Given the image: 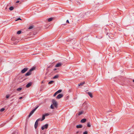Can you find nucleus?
Instances as JSON below:
<instances>
[{
  "instance_id": "obj_1",
  "label": "nucleus",
  "mask_w": 134,
  "mask_h": 134,
  "mask_svg": "<svg viewBox=\"0 0 134 134\" xmlns=\"http://www.w3.org/2000/svg\"><path fill=\"white\" fill-rule=\"evenodd\" d=\"M52 102L53 103V105L54 107L57 108L58 106V103L54 99H53L52 100Z\"/></svg>"
},
{
  "instance_id": "obj_2",
  "label": "nucleus",
  "mask_w": 134,
  "mask_h": 134,
  "mask_svg": "<svg viewBox=\"0 0 134 134\" xmlns=\"http://www.w3.org/2000/svg\"><path fill=\"white\" fill-rule=\"evenodd\" d=\"M38 107V106H37L34 109H33L30 112V114L29 115V117H30L34 113L35 111L37 109V108Z\"/></svg>"
},
{
  "instance_id": "obj_3",
  "label": "nucleus",
  "mask_w": 134,
  "mask_h": 134,
  "mask_svg": "<svg viewBox=\"0 0 134 134\" xmlns=\"http://www.w3.org/2000/svg\"><path fill=\"white\" fill-rule=\"evenodd\" d=\"M48 124H46L45 125H43L41 127V129L42 130H43L44 129H47V128L48 126Z\"/></svg>"
},
{
  "instance_id": "obj_4",
  "label": "nucleus",
  "mask_w": 134,
  "mask_h": 134,
  "mask_svg": "<svg viewBox=\"0 0 134 134\" xmlns=\"http://www.w3.org/2000/svg\"><path fill=\"white\" fill-rule=\"evenodd\" d=\"M28 69L27 68H24L23 70H22L21 71V72L22 73H24L25 72H26V71Z\"/></svg>"
},
{
  "instance_id": "obj_5",
  "label": "nucleus",
  "mask_w": 134,
  "mask_h": 134,
  "mask_svg": "<svg viewBox=\"0 0 134 134\" xmlns=\"http://www.w3.org/2000/svg\"><path fill=\"white\" fill-rule=\"evenodd\" d=\"M63 96V95L62 94H58L56 97V98L57 99H59Z\"/></svg>"
},
{
  "instance_id": "obj_6",
  "label": "nucleus",
  "mask_w": 134,
  "mask_h": 134,
  "mask_svg": "<svg viewBox=\"0 0 134 134\" xmlns=\"http://www.w3.org/2000/svg\"><path fill=\"white\" fill-rule=\"evenodd\" d=\"M62 65V64L61 63H58L55 66V67H58Z\"/></svg>"
},
{
  "instance_id": "obj_7",
  "label": "nucleus",
  "mask_w": 134,
  "mask_h": 134,
  "mask_svg": "<svg viewBox=\"0 0 134 134\" xmlns=\"http://www.w3.org/2000/svg\"><path fill=\"white\" fill-rule=\"evenodd\" d=\"M31 82H29L26 85V87L27 88H28L30 86H31L32 85Z\"/></svg>"
},
{
  "instance_id": "obj_8",
  "label": "nucleus",
  "mask_w": 134,
  "mask_h": 134,
  "mask_svg": "<svg viewBox=\"0 0 134 134\" xmlns=\"http://www.w3.org/2000/svg\"><path fill=\"white\" fill-rule=\"evenodd\" d=\"M38 122L37 121H36L35 124V128L36 129L38 125Z\"/></svg>"
},
{
  "instance_id": "obj_9",
  "label": "nucleus",
  "mask_w": 134,
  "mask_h": 134,
  "mask_svg": "<svg viewBox=\"0 0 134 134\" xmlns=\"http://www.w3.org/2000/svg\"><path fill=\"white\" fill-rule=\"evenodd\" d=\"M31 74V72H30V71L27 72L25 74V76H29Z\"/></svg>"
},
{
  "instance_id": "obj_10",
  "label": "nucleus",
  "mask_w": 134,
  "mask_h": 134,
  "mask_svg": "<svg viewBox=\"0 0 134 134\" xmlns=\"http://www.w3.org/2000/svg\"><path fill=\"white\" fill-rule=\"evenodd\" d=\"M86 121V119H82L81 120V122L82 123H84Z\"/></svg>"
},
{
  "instance_id": "obj_11",
  "label": "nucleus",
  "mask_w": 134,
  "mask_h": 134,
  "mask_svg": "<svg viewBox=\"0 0 134 134\" xmlns=\"http://www.w3.org/2000/svg\"><path fill=\"white\" fill-rule=\"evenodd\" d=\"M82 125H77L76 126V127L77 128H80L82 127Z\"/></svg>"
},
{
  "instance_id": "obj_12",
  "label": "nucleus",
  "mask_w": 134,
  "mask_h": 134,
  "mask_svg": "<svg viewBox=\"0 0 134 134\" xmlns=\"http://www.w3.org/2000/svg\"><path fill=\"white\" fill-rule=\"evenodd\" d=\"M88 94L91 98H92L93 97L92 94L91 93L88 92Z\"/></svg>"
},
{
  "instance_id": "obj_13",
  "label": "nucleus",
  "mask_w": 134,
  "mask_h": 134,
  "mask_svg": "<svg viewBox=\"0 0 134 134\" xmlns=\"http://www.w3.org/2000/svg\"><path fill=\"white\" fill-rule=\"evenodd\" d=\"M85 83V82H81L78 85L79 86H82V85L84 84Z\"/></svg>"
},
{
  "instance_id": "obj_14",
  "label": "nucleus",
  "mask_w": 134,
  "mask_h": 134,
  "mask_svg": "<svg viewBox=\"0 0 134 134\" xmlns=\"http://www.w3.org/2000/svg\"><path fill=\"white\" fill-rule=\"evenodd\" d=\"M53 19V18H49L48 19V21L49 22H50L52 21Z\"/></svg>"
},
{
  "instance_id": "obj_15",
  "label": "nucleus",
  "mask_w": 134,
  "mask_h": 134,
  "mask_svg": "<svg viewBox=\"0 0 134 134\" xmlns=\"http://www.w3.org/2000/svg\"><path fill=\"white\" fill-rule=\"evenodd\" d=\"M45 116L44 115H43L42 116V118L41 120V121H42L44 120L45 119Z\"/></svg>"
},
{
  "instance_id": "obj_16",
  "label": "nucleus",
  "mask_w": 134,
  "mask_h": 134,
  "mask_svg": "<svg viewBox=\"0 0 134 134\" xmlns=\"http://www.w3.org/2000/svg\"><path fill=\"white\" fill-rule=\"evenodd\" d=\"M54 82V81H51L48 82V84H51L53 83Z\"/></svg>"
},
{
  "instance_id": "obj_17",
  "label": "nucleus",
  "mask_w": 134,
  "mask_h": 134,
  "mask_svg": "<svg viewBox=\"0 0 134 134\" xmlns=\"http://www.w3.org/2000/svg\"><path fill=\"white\" fill-rule=\"evenodd\" d=\"M58 77V75H57L54 76L53 77V79H57Z\"/></svg>"
},
{
  "instance_id": "obj_18",
  "label": "nucleus",
  "mask_w": 134,
  "mask_h": 134,
  "mask_svg": "<svg viewBox=\"0 0 134 134\" xmlns=\"http://www.w3.org/2000/svg\"><path fill=\"white\" fill-rule=\"evenodd\" d=\"M14 9V7H11L9 8V9L10 10H12Z\"/></svg>"
},
{
  "instance_id": "obj_19",
  "label": "nucleus",
  "mask_w": 134,
  "mask_h": 134,
  "mask_svg": "<svg viewBox=\"0 0 134 134\" xmlns=\"http://www.w3.org/2000/svg\"><path fill=\"white\" fill-rule=\"evenodd\" d=\"M34 26H30L29 27L28 29H33L34 28Z\"/></svg>"
},
{
  "instance_id": "obj_20",
  "label": "nucleus",
  "mask_w": 134,
  "mask_h": 134,
  "mask_svg": "<svg viewBox=\"0 0 134 134\" xmlns=\"http://www.w3.org/2000/svg\"><path fill=\"white\" fill-rule=\"evenodd\" d=\"M35 68H32L30 70V72H31L32 71L34 70L35 69Z\"/></svg>"
},
{
  "instance_id": "obj_21",
  "label": "nucleus",
  "mask_w": 134,
  "mask_h": 134,
  "mask_svg": "<svg viewBox=\"0 0 134 134\" xmlns=\"http://www.w3.org/2000/svg\"><path fill=\"white\" fill-rule=\"evenodd\" d=\"M87 126L88 127H90L91 126V125L90 122H88L87 123Z\"/></svg>"
},
{
  "instance_id": "obj_22",
  "label": "nucleus",
  "mask_w": 134,
  "mask_h": 134,
  "mask_svg": "<svg viewBox=\"0 0 134 134\" xmlns=\"http://www.w3.org/2000/svg\"><path fill=\"white\" fill-rule=\"evenodd\" d=\"M62 91V90H60L57 91L56 92L58 93V94L61 92Z\"/></svg>"
},
{
  "instance_id": "obj_23",
  "label": "nucleus",
  "mask_w": 134,
  "mask_h": 134,
  "mask_svg": "<svg viewBox=\"0 0 134 134\" xmlns=\"http://www.w3.org/2000/svg\"><path fill=\"white\" fill-rule=\"evenodd\" d=\"M22 90V88H19L17 89V91H21Z\"/></svg>"
},
{
  "instance_id": "obj_24",
  "label": "nucleus",
  "mask_w": 134,
  "mask_h": 134,
  "mask_svg": "<svg viewBox=\"0 0 134 134\" xmlns=\"http://www.w3.org/2000/svg\"><path fill=\"white\" fill-rule=\"evenodd\" d=\"M45 115V116H46L49 115V114L48 113H46L44 114Z\"/></svg>"
},
{
  "instance_id": "obj_25",
  "label": "nucleus",
  "mask_w": 134,
  "mask_h": 134,
  "mask_svg": "<svg viewBox=\"0 0 134 134\" xmlns=\"http://www.w3.org/2000/svg\"><path fill=\"white\" fill-rule=\"evenodd\" d=\"M21 32V31H19L17 32V33L18 34H20Z\"/></svg>"
},
{
  "instance_id": "obj_26",
  "label": "nucleus",
  "mask_w": 134,
  "mask_h": 134,
  "mask_svg": "<svg viewBox=\"0 0 134 134\" xmlns=\"http://www.w3.org/2000/svg\"><path fill=\"white\" fill-rule=\"evenodd\" d=\"M83 113V112L82 111L79 112V113L78 115H80L81 114H82Z\"/></svg>"
},
{
  "instance_id": "obj_27",
  "label": "nucleus",
  "mask_w": 134,
  "mask_h": 134,
  "mask_svg": "<svg viewBox=\"0 0 134 134\" xmlns=\"http://www.w3.org/2000/svg\"><path fill=\"white\" fill-rule=\"evenodd\" d=\"M16 40V38L14 37H13L11 38V40L12 41H15Z\"/></svg>"
},
{
  "instance_id": "obj_28",
  "label": "nucleus",
  "mask_w": 134,
  "mask_h": 134,
  "mask_svg": "<svg viewBox=\"0 0 134 134\" xmlns=\"http://www.w3.org/2000/svg\"><path fill=\"white\" fill-rule=\"evenodd\" d=\"M51 108L52 109H54V107L53 106V105L52 104L51 106Z\"/></svg>"
},
{
  "instance_id": "obj_29",
  "label": "nucleus",
  "mask_w": 134,
  "mask_h": 134,
  "mask_svg": "<svg viewBox=\"0 0 134 134\" xmlns=\"http://www.w3.org/2000/svg\"><path fill=\"white\" fill-rule=\"evenodd\" d=\"M5 108H2L0 110V111H1V112H2V111H3L5 110Z\"/></svg>"
},
{
  "instance_id": "obj_30",
  "label": "nucleus",
  "mask_w": 134,
  "mask_h": 134,
  "mask_svg": "<svg viewBox=\"0 0 134 134\" xmlns=\"http://www.w3.org/2000/svg\"><path fill=\"white\" fill-rule=\"evenodd\" d=\"M10 96V95H6V97L7 98H8Z\"/></svg>"
},
{
  "instance_id": "obj_31",
  "label": "nucleus",
  "mask_w": 134,
  "mask_h": 134,
  "mask_svg": "<svg viewBox=\"0 0 134 134\" xmlns=\"http://www.w3.org/2000/svg\"><path fill=\"white\" fill-rule=\"evenodd\" d=\"M58 94V93H57V92H55L54 94L53 95V96L55 97L56 96V95Z\"/></svg>"
},
{
  "instance_id": "obj_32",
  "label": "nucleus",
  "mask_w": 134,
  "mask_h": 134,
  "mask_svg": "<svg viewBox=\"0 0 134 134\" xmlns=\"http://www.w3.org/2000/svg\"><path fill=\"white\" fill-rule=\"evenodd\" d=\"M41 118H39V119H37L36 120V121H37V122H38V121H39L40 120H41Z\"/></svg>"
},
{
  "instance_id": "obj_33",
  "label": "nucleus",
  "mask_w": 134,
  "mask_h": 134,
  "mask_svg": "<svg viewBox=\"0 0 134 134\" xmlns=\"http://www.w3.org/2000/svg\"><path fill=\"white\" fill-rule=\"evenodd\" d=\"M87 131H86L83 132V134H87Z\"/></svg>"
},
{
  "instance_id": "obj_34",
  "label": "nucleus",
  "mask_w": 134,
  "mask_h": 134,
  "mask_svg": "<svg viewBox=\"0 0 134 134\" xmlns=\"http://www.w3.org/2000/svg\"><path fill=\"white\" fill-rule=\"evenodd\" d=\"M21 20V19L20 18H18V19L17 20H16V21H17V20Z\"/></svg>"
},
{
  "instance_id": "obj_35",
  "label": "nucleus",
  "mask_w": 134,
  "mask_h": 134,
  "mask_svg": "<svg viewBox=\"0 0 134 134\" xmlns=\"http://www.w3.org/2000/svg\"><path fill=\"white\" fill-rule=\"evenodd\" d=\"M66 22L67 23H69V22L68 20H66Z\"/></svg>"
},
{
  "instance_id": "obj_36",
  "label": "nucleus",
  "mask_w": 134,
  "mask_h": 134,
  "mask_svg": "<svg viewBox=\"0 0 134 134\" xmlns=\"http://www.w3.org/2000/svg\"><path fill=\"white\" fill-rule=\"evenodd\" d=\"M22 98H23V97H19V99H22Z\"/></svg>"
},
{
  "instance_id": "obj_37",
  "label": "nucleus",
  "mask_w": 134,
  "mask_h": 134,
  "mask_svg": "<svg viewBox=\"0 0 134 134\" xmlns=\"http://www.w3.org/2000/svg\"><path fill=\"white\" fill-rule=\"evenodd\" d=\"M19 2V1H17L16 2V3H18Z\"/></svg>"
},
{
  "instance_id": "obj_38",
  "label": "nucleus",
  "mask_w": 134,
  "mask_h": 134,
  "mask_svg": "<svg viewBox=\"0 0 134 134\" xmlns=\"http://www.w3.org/2000/svg\"><path fill=\"white\" fill-rule=\"evenodd\" d=\"M57 70V69L56 68H54V71H55L56 70Z\"/></svg>"
},
{
  "instance_id": "obj_39",
  "label": "nucleus",
  "mask_w": 134,
  "mask_h": 134,
  "mask_svg": "<svg viewBox=\"0 0 134 134\" xmlns=\"http://www.w3.org/2000/svg\"><path fill=\"white\" fill-rule=\"evenodd\" d=\"M79 131H77V132H76V133H79Z\"/></svg>"
},
{
  "instance_id": "obj_40",
  "label": "nucleus",
  "mask_w": 134,
  "mask_h": 134,
  "mask_svg": "<svg viewBox=\"0 0 134 134\" xmlns=\"http://www.w3.org/2000/svg\"><path fill=\"white\" fill-rule=\"evenodd\" d=\"M43 81H42V82H41V83H43Z\"/></svg>"
},
{
  "instance_id": "obj_41",
  "label": "nucleus",
  "mask_w": 134,
  "mask_h": 134,
  "mask_svg": "<svg viewBox=\"0 0 134 134\" xmlns=\"http://www.w3.org/2000/svg\"><path fill=\"white\" fill-rule=\"evenodd\" d=\"M14 44H15V45H16V43H14Z\"/></svg>"
},
{
  "instance_id": "obj_42",
  "label": "nucleus",
  "mask_w": 134,
  "mask_h": 134,
  "mask_svg": "<svg viewBox=\"0 0 134 134\" xmlns=\"http://www.w3.org/2000/svg\"><path fill=\"white\" fill-rule=\"evenodd\" d=\"M133 81L134 82V80H133Z\"/></svg>"
},
{
  "instance_id": "obj_43",
  "label": "nucleus",
  "mask_w": 134,
  "mask_h": 134,
  "mask_svg": "<svg viewBox=\"0 0 134 134\" xmlns=\"http://www.w3.org/2000/svg\"><path fill=\"white\" fill-rule=\"evenodd\" d=\"M45 134V133H44V134Z\"/></svg>"
},
{
  "instance_id": "obj_44",
  "label": "nucleus",
  "mask_w": 134,
  "mask_h": 134,
  "mask_svg": "<svg viewBox=\"0 0 134 134\" xmlns=\"http://www.w3.org/2000/svg\"><path fill=\"white\" fill-rule=\"evenodd\" d=\"M13 134H14V133Z\"/></svg>"
}]
</instances>
